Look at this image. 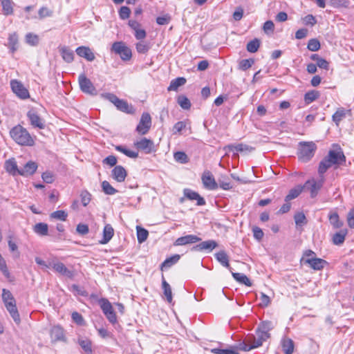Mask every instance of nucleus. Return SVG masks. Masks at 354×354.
I'll use <instances>...</instances> for the list:
<instances>
[{
    "label": "nucleus",
    "mask_w": 354,
    "mask_h": 354,
    "mask_svg": "<svg viewBox=\"0 0 354 354\" xmlns=\"http://www.w3.org/2000/svg\"><path fill=\"white\" fill-rule=\"evenodd\" d=\"M274 328V325L270 321H266L261 323L258 327L257 333V337L248 336L245 338V352L253 348H258L262 345L263 342L270 337L269 331Z\"/></svg>",
    "instance_id": "f257e3e1"
},
{
    "label": "nucleus",
    "mask_w": 354,
    "mask_h": 354,
    "mask_svg": "<svg viewBox=\"0 0 354 354\" xmlns=\"http://www.w3.org/2000/svg\"><path fill=\"white\" fill-rule=\"evenodd\" d=\"M10 133L12 138L20 145L32 146L35 143L29 132L21 125L13 127Z\"/></svg>",
    "instance_id": "f03ea898"
},
{
    "label": "nucleus",
    "mask_w": 354,
    "mask_h": 354,
    "mask_svg": "<svg viewBox=\"0 0 354 354\" xmlns=\"http://www.w3.org/2000/svg\"><path fill=\"white\" fill-rule=\"evenodd\" d=\"M2 300L4 305L16 323H19L20 316L17 308L16 301L11 292L6 289L2 290Z\"/></svg>",
    "instance_id": "7ed1b4c3"
},
{
    "label": "nucleus",
    "mask_w": 354,
    "mask_h": 354,
    "mask_svg": "<svg viewBox=\"0 0 354 354\" xmlns=\"http://www.w3.org/2000/svg\"><path fill=\"white\" fill-rule=\"evenodd\" d=\"M316 149V145L313 142H300L298 149L299 158L304 162L308 161L314 156Z\"/></svg>",
    "instance_id": "20e7f679"
},
{
    "label": "nucleus",
    "mask_w": 354,
    "mask_h": 354,
    "mask_svg": "<svg viewBox=\"0 0 354 354\" xmlns=\"http://www.w3.org/2000/svg\"><path fill=\"white\" fill-rule=\"evenodd\" d=\"M102 97L113 103L118 110L127 113H133V106H129L126 101L119 99L115 95L107 93L102 94Z\"/></svg>",
    "instance_id": "39448f33"
},
{
    "label": "nucleus",
    "mask_w": 354,
    "mask_h": 354,
    "mask_svg": "<svg viewBox=\"0 0 354 354\" xmlns=\"http://www.w3.org/2000/svg\"><path fill=\"white\" fill-rule=\"evenodd\" d=\"M80 89L82 92L91 95H96L97 92L91 81L84 74H80L78 78Z\"/></svg>",
    "instance_id": "423d86ee"
},
{
    "label": "nucleus",
    "mask_w": 354,
    "mask_h": 354,
    "mask_svg": "<svg viewBox=\"0 0 354 354\" xmlns=\"http://www.w3.org/2000/svg\"><path fill=\"white\" fill-rule=\"evenodd\" d=\"M99 304L104 314L106 315L108 320L114 324L117 321L115 313L113 311L111 304L106 299H101L99 300Z\"/></svg>",
    "instance_id": "0eeeda50"
},
{
    "label": "nucleus",
    "mask_w": 354,
    "mask_h": 354,
    "mask_svg": "<svg viewBox=\"0 0 354 354\" xmlns=\"http://www.w3.org/2000/svg\"><path fill=\"white\" fill-rule=\"evenodd\" d=\"M112 51L119 55L123 60H129L131 57V50L123 42L117 41L112 45Z\"/></svg>",
    "instance_id": "6e6552de"
},
{
    "label": "nucleus",
    "mask_w": 354,
    "mask_h": 354,
    "mask_svg": "<svg viewBox=\"0 0 354 354\" xmlns=\"http://www.w3.org/2000/svg\"><path fill=\"white\" fill-rule=\"evenodd\" d=\"M151 126V118L148 113H143L141 115L136 131L139 134L145 135L148 133Z\"/></svg>",
    "instance_id": "1a4fd4ad"
},
{
    "label": "nucleus",
    "mask_w": 354,
    "mask_h": 354,
    "mask_svg": "<svg viewBox=\"0 0 354 354\" xmlns=\"http://www.w3.org/2000/svg\"><path fill=\"white\" fill-rule=\"evenodd\" d=\"M10 86L13 93H15L21 99H27L29 97L28 91L24 87L22 83L17 80L10 81Z\"/></svg>",
    "instance_id": "9d476101"
},
{
    "label": "nucleus",
    "mask_w": 354,
    "mask_h": 354,
    "mask_svg": "<svg viewBox=\"0 0 354 354\" xmlns=\"http://www.w3.org/2000/svg\"><path fill=\"white\" fill-rule=\"evenodd\" d=\"M324 183V177L321 176L319 180H315L314 178L307 180L303 186L304 189L307 188L310 192L312 198L317 196L319 190L321 189Z\"/></svg>",
    "instance_id": "9b49d317"
},
{
    "label": "nucleus",
    "mask_w": 354,
    "mask_h": 354,
    "mask_svg": "<svg viewBox=\"0 0 354 354\" xmlns=\"http://www.w3.org/2000/svg\"><path fill=\"white\" fill-rule=\"evenodd\" d=\"M27 117L30 121V124L33 127L38 128L39 129H43L45 128V122L44 120L40 118V116L35 110H30L27 113Z\"/></svg>",
    "instance_id": "f8f14e48"
},
{
    "label": "nucleus",
    "mask_w": 354,
    "mask_h": 354,
    "mask_svg": "<svg viewBox=\"0 0 354 354\" xmlns=\"http://www.w3.org/2000/svg\"><path fill=\"white\" fill-rule=\"evenodd\" d=\"M137 149L145 151V153H150L154 150L153 142L146 138H142L140 140L134 143Z\"/></svg>",
    "instance_id": "ddd939ff"
},
{
    "label": "nucleus",
    "mask_w": 354,
    "mask_h": 354,
    "mask_svg": "<svg viewBox=\"0 0 354 354\" xmlns=\"http://www.w3.org/2000/svg\"><path fill=\"white\" fill-rule=\"evenodd\" d=\"M50 266L55 272L61 275L66 277L69 279H72L75 276L74 272L68 270L63 263L54 262L52 264H50Z\"/></svg>",
    "instance_id": "4468645a"
},
{
    "label": "nucleus",
    "mask_w": 354,
    "mask_h": 354,
    "mask_svg": "<svg viewBox=\"0 0 354 354\" xmlns=\"http://www.w3.org/2000/svg\"><path fill=\"white\" fill-rule=\"evenodd\" d=\"M202 182L204 187L209 190H214L218 187V183L215 181L210 171H205L202 176Z\"/></svg>",
    "instance_id": "2eb2a0df"
},
{
    "label": "nucleus",
    "mask_w": 354,
    "mask_h": 354,
    "mask_svg": "<svg viewBox=\"0 0 354 354\" xmlns=\"http://www.w3.org/2000/svg\"><path fill=\"white\" fill-rule=\"evenodd\" d=\"M201 239L198 236L194 234H189L184 236L178 238L174 245L175 246L185 245L187 244L195 243L200 241Z\"/></svg>",
    "instance_id": "dca6fc26"
},
{
    "label": "nucleus",
    "mask_w": 354,
    "mask_h": 354,
    "mask_svg": "<svg viewBox=\"0 0 354 354\" xmlns=\"http://www.w3.org/2000/svg\"><path fill=\"white\" fill-rule=\"evenodd\" d=\"M301 261L304 262V263L308 264L310 268L315 270H320L324 267V265L326 264V261L324 259L319 258H306L302 259Z\"/></svg>",
    "instance_id": "f3484780"
},
{
    "label": "nucleus",
    "mask_w": 354,
    "mask_h": 354,
    "mask_svg": "<svg viewBox=\"0 0 354 354\" xmlns=\"http://www.w3.org/2000/svg\"><path fill=\"white\" fill-rule=\"evenodd\" d=\"M111 176L118 183L124 182L127 173L126 169L121 165L115 166L111 171Z\"/></svg>",
    "instance_id": "a211bd4d"
},
{
    "label": "nucleus",
    "mask_w": 354,
    "mask_h": 354,
    "mask_svg": "<svg viewBox=\"0 0 354 354\" xmlns=\"http://www.w3.org/2000/svg\"><path fill=\"white\" fill-rule=\"evenodd\" d=\"M50 335L53 342L66 341L64 329L59 326H53L50 330Z\"/></svg>",
    "instance_id": "6ab92c4d"
},
{
    "label": "nucleus",
    "mask_w": 354,
    "mask_h": 354,
    "mask_svg": "<svg viewBox=\"0 0 354 354\" xmlns=\"http://www.w3.org/2000/svg\"><path fill=\"white\" fill-rule=\"evenodd\" d=\"M75 52L78 56L83 57L89 62L94 60L95 58L93 52L87 46H80L77 48Z\"/></svg>",
    "instance_id": "aec40b11"
},
{
    "label": "nucleus",
    "mask_w": 354,
    "mask_h": 354,
    "mask_svg": "<svg viewBox=\"0 0 354 354\" xmlns=\"http://www.w3.org/2000/svg\"><path fill=\"white\" fill-rule=\"evenodd\" d=\"M327 158L332 165H340L345 161V156L341 151L330 150Z\"/></svg>",
    "instance_id": "412c9836"
},
{
    "label": "nucleus",
    "mask_w": 354,
    "mask_h": 354,
    "mask_svg": "<svg viewBox=\"0 0 354 354\" xmlns=\"http://www.w3.org/2000/svg\"><path fill=\"white\" fill-rule=\"evenodd\" d=\"M37 167V164L35 162L28 161L20 169L19 175L26 177L31 176L35 174Z\"/></svg>",
    "instance_id": "4be33fe9"
},
{
    "label": "nucleus",
    "mask_w": 354,
    "mask_h": 354,
    "mask_svg": "<svg viewBox=\"0 0 354 354\" xmlns=\"http://www.w3.org/2000/svg\"><path fill=\"white\" fill-rule=\"evenodd\" d=\"M183 193L184 196L188 199L191 201L196 200L197 201L198 205L202 206L205 204V199L201 197L197 192L189 189H185Z\"/></svg>",
    "instance_id": "5701e85b"
},
{
    "label": "nucleus",
    "mask_w": 354,
    "mask_h": 354,
    "mask_svg": "<svg viewBox=\"0 0 354 354\" xmlns=\"http://www.w3.org/2000/svg\"><path fill=\"white\" fill-rule=\"evenodd\" d=\"M217 246V243L215 241L209 240L203 241L201 243L194 246L192 248V250L195 251H203V250H209L212 251Z\"/></svg>",
    "instance_id": "b1692460"
},
{
    "label": "nucleus",
    "mask_w": 354,
    "mask_h": 354,
    "mask_svg": "<svg viewBox=\"0 0 354 354\" xmlns=\"http://www.w3.org/2000/svg\"><path fill=\"white\" fill-rule=\"evenodd\" d=\"M5 169L12 176L19 175L20 169L18 168L15 158H10L5 162Z\"/></svg>",
    "instance_id": "393cba45"
},
{
    "label": "nucleus",
    "mask_w": 354,
    "mask_h": 354,
    "mask_svg": "<svg viewBox=\"0 0 354 354\" xmlns=\"http://www.w3.org/2000/svg\"><path fill=\"white\" fill-rule=\"evenodd\" d=\"M281 345L282 350L285 354H292L294 352V342L293 341L288 337H283L281 339Z\"/></svg>",
    "instance_id": "a878e982"
},
{
    "label": "nucleus",
    "mask_w": 354,
    "mask_h": 354,
    "mask_svg": "<svg viewBox=\"0 0 354 354\" xmlns=\"http://www.w3.org/2000/svg\"><path fill=\"white\" fill-rule=\"evenodd\" d=\"M114 230L110 224H106L103 230V239L100 241L101 244H106L113 237Z\"/></svg>",
    "instance_id": "bb28decb"
},
{
    "label": "nucleus",
    "mask_w": 354,
    "mask_h": 354,
    "mask_svg": "<svg viewBox=\"0 0 354 354\" xmlns=\"http://www.w3.org/2000/svg\"><path fill=\"white\" fill-rule=\"evenodd\" d=\"M350 110H346L344 108L338 109L335 113L333 115V121L336 124L337 126L339 125V122L346 118L347 113H350Z\"/></svg>",
    "instance_id": "cd10ccee"
},
{
    "label": "nucleus",
    "mask_w": 354,
    "mask_h": 354,
    "mask_svg": "<svg viewBox=\"0 0 354 354\" xmlns=\"http://www.w3.org/2000/svg\"><path fill=\"white\" fill-rule=\"evenodd\" d=\"M187 80L185 77H177L176 79H174L171 81L169 86L167 88V90L169 91H178V88L185 85Z\"/></svg>",
    "instance_id": "c85d7f7f"
},
{
    "label": "nucleus",
    "mask_w": 354,
    "mask_h": 354,
    "mask_svg": "<svg viewBox=\"0 0 354 354\" xmlns=\"http://www.w3.org/2000/svg\"><path fill=\"white\" fill-rule=\"evenodd\" d=\"M77 342L86 354L92 353V343L89 339L80 337Z\"/></svg>",
    "instance_id": "c756f323"
},
{
    "label": "nucleus",
    "mask_w": 354,
    "mask_h": 354,
    "mask_svg": "<svg viewBox=\"0 0 354 354\" xmlns=\"http://www.w3.org/2000/svg\"><path fill=\"white\" fill-rule=\"evenodd\" d=\"M215 257L216 260L224 267L228 268L231 270V268L229 264V259L227 254L221 250L215 254Z\"/></svg>",
    "instance_id": "7c9ffc66"
},
{
    "label": "nucleus",
    "mask_w": 354,
    "mask_h": 354,
    "mask_svg": "<svg viewBox=\"0 0 354 354\" xmlns=\"http://www.w3.org/2000/svg\"><path fill=\"white\" fill-rule=\"evenodd\" d=\"M8 47L10 48L12 53H14L18 49V36L15 32L10 34L8 37Z\"/></svg>",
    "instance_id": "2f4dec72"
},
{
    "label": "nucleus",
    "mask_w": 354,
    "mask_h": 354,
    "mask_svg": "<svg viewBox=\"0 0 354 354\" xmlns=\"http://www.w3.org/2000/svg\"><path fill=\"white\" fill-rule=\"evenodd\" d=\"M328 218L334 228L338 229L343 226V222L339 220V215L337 212H331L329 214Z\"/></svg>",
    "instance_id": "473e14b6"
},
{
    "label": "nucleus",
    "mask_w": 354,
    "mask_h": 354,
    "mask_svg": "<svg viewBox=\"0 0 354 354\" xmlns=\"http://www.w3.org/2000/svg\"><path fill=\"white\" fill-rule=\"evenodd\" d=\"M304 189V187L301 185H297L293 189H290L288 194L286 196V202H288L294 198H296Z\"/></svg>",
    "instance_id": "72a5a7b5"
},
{
    "label": "nucleus",
    "mask_w": 354,
    "mask_h": 354,
    "mask_svg": "<svg viewBox=\"0 0 354 354\" xmlns=\"http://www.w3.org/2000/svg\"><path fill=\"white\" fill-rule=\"evenodd\" d=\"M60 52L62 56V58L68 63H70L73 60L74 53L73 51L69 49L66 46L62 47L60 48Z\"/></svg>",
    "instance_id": "f704fd0d"
},
{
    "label": "nucleus",
    "mask_w": 354,
    "mask_h": 354,
    "mask_svg": "<svg viewBox=\"0 0 354 354\" xmlns=\"http://www.w3.org/2000/svg\"><path fill=\"white\" fill-rule=\"evenodd\" d=\"M33 230L36 234L40 236H46L48 234V226L46 223H39L34 226Z\"/></svg>",
    "instance_id": "c9c22d12"
},
{
    "label": "nucleus",
    "mask_w": 354,
    "mask_h": 354,
    "mask_svg": "<svg viewBox=\"0 0 354 354\" xmlns=\"http://www.w3.org/2000/svg\"><path fill=\"white\" fill-rule=\"evenodd\" d=\"M347 234V230H342L335 233L333 237V242L335 245H341L344 243Z\"/></svg>",
    "instance_id": "e433bc0d"
},
{
    "label": "nucleus",
    "mask_w": 354,
    "mask_h": 354,
    "mask_svg": "<svg viewBox=\"0 0 354 354\" xmlns=\"http://www.w3.org/2000/svg\"><path fill=\"white\" fill-rule=\"evenodd\" d=\"M150 44L146 41H140L136 44V48L138 53L145 54L150 49Z\"/></svg>",
    "instance_id": "4c0bfd02"
},
{
    "label": "nucleus",
    "mask_w": 354,
    "mask_h": 354,
    "mask_svg": "<svg viewBox=\"0 0 354 354\" xmlns=\"http://www.w3.org/2000/svg\"><path fill=\"white\" fill-rule=\"evenodd\" d=\"M332 163L330 162V160L327 158V156L323 159L319 166L318 171L319 174L321 175V176H323L322 175L327 171L328 169H329L332 166Z\"/></svg>",
    "instance_id": "58836bf2"
},
{
    "label": "nucleus",
    "mask_w": 354,
    "mask_h": 354,
    "mask_svg": "<svg viewBox=\"0 0 354 354\" xmlns=\"http://www.w3.org/2000/svg\"><path fill=\"white\" fill-rule=\"evenodd\" d=\"M211 352L214 354H239L238 349L236 348L230 347L229 348H212Z\"/></svg>",
    "instance_id": "ea45409f"
},
{
    "label": "nucleus",
    "mask_w": 354,
    "mask_h": 354,
    "mask_svg": "<svg viewBox=\"0 0 354 354\" xmlns=\"http://www.w3.org/2000/svg\"><path fill=\"white\" fill-rule=\"evenodd\" d=\"M177 102L180 106L185 110L189 109L192 105L189 100L186 96L183 95L178 97Z\"/></svg>",
    "instance_id": "a19ab883"
},
{
    "label": "nucleus",
    "mask_w": 354,
    "mask_h": 354,
    "mask_svg": "<svg viewBox=\"0 0 354 354\" xmlns=\"http://www.w3.org/2000/svg\"><path fill=\"white\" fill-rule=\"evenodd\" d=\"M162 286V289L164 290V295H165L167 301L169 303H171L172 292H171V288L169 284L163 279Z\"/></svg>",
    "instance_id": "79ce46f5"
},
{
    "label": "nucleus",
    "mask_w": 354,
    "mask_h": 354,
    "mask_svg": "<svg viewBox=\"0 0 354 354\" xmlns=\"http://www.w3.org/2000/svg\"><path fill=\"white\" fill-rule=\"evenodd\" d=\"M180 256L179 254H175L171 257H169L165 260V261L162 263V268H170L175 263H176L180 259Z\"/></svg>",
    "instance_id": "37998d69"
},
{
    "label": "nucleus",
    "mask_w": 354,
    "mask_h": 354,
    "mask_svg": "<svg viewBox=\"0 0 354 354\" xmlns=\"http://www.w3.org/2000/svg\"><path fill=\"white\" fill-rule=\"evenodd\" d=\"M137 238L139 243H142L145 241L148 237L149 232L147 230L140 227L137 226Z\"/></svg>",
    "instance_id": "c03bdc74"
},
{
    "label": "nucleus",
    "mask_w": 354,
    "mask_h": 354,
    "mask_svg": "<svg viewBox=\"0 0 354 354\" xmlns=\"http://www.w3.org/2000/svg\"><path fill=\"white\" fill-rule=\"evenodd\" d=\"M174 160L181 164H185L189 162V158L187 155L183 151H177L174 154Z\"/></svg>",
    "instance_id": "a18cd8bd"
},
{
    "label": "nucleus",
    "mask_w": 354,
    "mask_h": 354,
    "mask_svg": "<svg viewBox=\"0 0 354 354\" xmlns=\"http://www.w3.org/2000/svg\"><path fill=\"white\" fill-rule=\"evenodd\" d=\"M319 96L318 91L313 90L307 92L304 95V100L306 104H310L315 101Z\"/></svg>",
    "instance_id": "49530a36"
},
{
    "label": "nucleus",
    "mask_w": 354,
    "mask_h": 354,
    "mask_svg": "<svg viewBox=\"0 0 354 354\" xmlns=\"http://www.w3.org/2000/svg\"><path fill=\"white\" fill-rule=\"evenodd\" d=\"M68 214L64 210H57L50 214V218H54L62 221H65L67 218Z\"/></svg>",
    "instance_id": "de8ad7c7"
},
{
    "label": "nucleus",
    "mask_w": 354,
    "mask_h": 354,
    "mask_svg": "<svg viewBox=\"0 0 354 354\" xmlns=\"http://www.w3.org/2000/svg\"><path fill=\"white\" fill-rule=\"evenodd\" d=\"M102 188L103 192L108 195H113L118 192V191L106 180L102 183Z\"/></svg>",
    "instance_id": "09e8293b"
},
{
    "label": "nucleus",
    "mask_w": 354,
    "mask_h": 354,
    "mask_svg": "<svg viewBox=\"0 0 354 354\" xmlns=\"http://www.w3.org/2000/svg\"><path fill=\"white\" fill-rule=\"evenodd\" d=\"M260 40L259 39H254L253 40L248 42L247 44V50L250 53H255L258 50L260 46Z\"/></svg>",
    "instance_id": "8fccbe9b"
},
{
    "label": "nucleus",
    "mask_w": 354,
    "mask_h": 354,
    "mask_svg": "<svg viewBox=\"0 0 354 354\" xmlns=\"http://www.w3.org/2000/svg\"><path fill=\"white\" fill-rule=\"evenodd\" d=\"M312 59L316 61V64H309L307 66H328V63L317 55H313Z\"/></svg>",
    "instance_id": "3c124183"
},
{
    "label": "nucleus",
    "mask_w": 354,
    "mask_h": 354,
    "mask_svg": "<svg viewBox=\"0 0 354 354\" xmlns=\"http://www.w3.org/2000/svg\"><path fill=\"white\" fill-rule=\"evenodd\" d=\"M1 5L5 15H8L12 13V2L10 0H2Z\"/></svg>",
    "instance_id": "603ef678"
},
{
    "label": "nucleus",
    "mask_w": 354,
    "mask_h": 354,
    "mask_svg": "<svg viewBox=\"0 0 354 354\" xmlns=\"http://www.w3.org/2000/svg\"><path fill=\"white\" fill-rule=\"evenodd\" d=\"M25 39L26 42L30 46H36L39 43V37L31 32L26 34Z\"/></svg>",
    "instance_id": "864d4df0"
},
{
    "label": "nucleus",
    "mask_w": 354,
    "mask_h": 354,
    "mask_svg": "<svg viewBox=\"0 0 354 354\" xmlns=\"http://www.w3.org/2000/svg\"><path fill=\"white\" fill-rule=\"evenodd\" d=\"M348 0H330L329 4L333 8H346L348 6Z\"/></svg>",
    "instance_id": "5fc2aeb1"
},
{
    "label": "nucleus",
    "mask_w": 354,
    "mask_h": 354,
    "mask_svg": "<svg viewBox=\"0 0 354 354\" xmlns=\"http://www.w3.org/2000/svg\"><path fill=\"white\" fill-rule=\"evenodd\" d=\"M294 218L296 225L299 226H302L307 222L306 216L303 212H297L295 214Z\"/></svg>",
    "instance_id": "6e6d98bb"
},
{
    "label": "nucleus",
    "mask_w": 354,
    "mask_h": 354,
    "mask_svg": "<svg viewBox=\"0 0 354 354\" xmlns=\"http://www.w3.org/2000/svg\"><path fill=\"white\" fill-rule=\"evenodd\" d=\"M308 49L311 51H317L320 48V43L317 39H311L308 43Z\"/></svg>",
    "instance_id": "4d7b16f0"
},
{
    "label": "nucleus",
    "mask_w": 354,
    "mask_h": 354,
    "mask_svg": "<svg viewBox=\"0 0 354 354\" xmlns=\"http://www.w3.org/2000/svg\"><path fill=\"white\" fill-rule=\"evenodd\" d=\"M73 321L80 326L85 324L84 319L81 314L77 312H73L71 315Z\"/></svg>",
    "instance_id": "13d9d810"
},
{
    "label": "nucleus",
    "mask_w": 354,
    "mask_h": 354,
    "mask_svg": "<svg viewBox=\"0 0 354 354\" xmlns=\"http://www.w3.org/2000/svg\"><path fill=\"white\" fill-rule=\"evenodd\" d=\"M43 180L46 183H52L55 180V176L53 172L46 171L41 175Z\"/></svg>",
    "instance_id": "bf43d9fd"
},
{
    "label": "nucleus",
    "mask_w": 354,
    "mask_h": 354,
    "mask_svg": "<svg viewBox=\"0 0 354 354\" xmlns=\"http://www.w3.org/2000/svg\"><path fill=\"white\" fill-rule=\"evenodd\" d=\"M263 29L266 34L272 33L274 30V24L272 21L268 20L264 23Z\"/></svg>",
    "instance_id": "052dcab7"
},
{
    "label": "nucleus",
    "mask_w": 354,
    "mask_h": 354,
    "mask_svg": "<svg viewBox=\"0 0 354 354\" xmlns=\"http://www.w3.org/2000/svg\"><path fill=\"white\" fill-rule=\"evenodd\" d=\"M252 230L254 239H257V241H261L264 235L262 230L257 226H253Z\"/></svg>",
    "instance_id": "680f3d73"
},
{
    "label": "nucleus",
    "mask_w": 354,
    "mask_h": 354,
    "mask_svg": "<svg viewBox=\"0 0 354 354\" xmlns=\"http://www.w3.org/2000/svg\"><path fill=\"white\" fill-rule=\"evenodd\" d=\"M52 15L53 11L49 10L46 7H42L39 10V17L41 19L47 17H51Z\"/></svg>",
    "instance_id": "e2e57ef3"
},
{
    "label": "nucleus",
    "mask_w": 354,
    "mask_h": 354,
    "mask_svg": "<svg viewBox=\"0 0 354 354\" xmlns=\"http://www.w3.org/2000/svg\"><path fill=\"white\" fill-rule=\"evenodd\" d=\"M130 13H131V10H130L129 8H128L127 6L121 7V8L120 9V11H119V15L122 19H128L130 16Z\"/></svg>",
    "instance_id": "0e129e2a"
},
{
    "label": "nucleus",
    "mask_w": 354,
    "mask_h": 354,
    "mask_svg": "<svg viewBox=\"0 0 354 354\" xmlns=\"http://www.w3.org/2000/svg\"><path fill=\"white\" fill-rule=\"evenodd\" d=\"M81 201L84 206H86L91 201V194L87 191L81 193Z\"/></svg>",
    "instance_id": "69168bd1"
},
{
    "label": "nucleus",
    "mask_w": 354,
    "mask_h": 354,
    "mask_svg": "<svg viewBox=\"0 0 354 354\" xmlns=\"http://www.w3.org/2000/svg\"><path fill=\"white\" fill-rule=\"evenodd\" d=\"M304 24L306 25L314 26L316 23L315 17L312 15H308L303 19Z\"/></svg>",
    "instance_id": "338daca9"
},
{
    "label": "nucleus",
    "mask_w": 354,
    "mask_h": 354,
    "mask_svg": "<svg viewBox=\"0 0 354 354\" xmlns=\"http://www.w3.org/2000/svg\"><path fill=\"white\" fill-rule=\"evenodd\" d=\"M347 223L351 228H354V208L351 209L348 213Z\"/></svg>",
    "instance_id": "774afa93"
}]
</instances>
